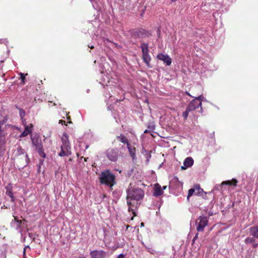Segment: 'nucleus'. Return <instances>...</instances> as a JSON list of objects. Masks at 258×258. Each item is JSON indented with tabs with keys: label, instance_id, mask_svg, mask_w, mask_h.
Wrapping results in <instances>:
<instances>
[{
	"label": "nucleus",
	"instance_id": "19",
	"mask_svg": "<svg viewBox=\"0 0 258 258\" xmlns=\"http://www.w3.org/2000/svg\"><path fill=\"white\" fill-rule=\"evenodd\" d=\"M237 183V180L235 179H232V180H227L225 181H223L222 183V185H233L234 186H236Z\"/></svg>",
	"mask_w": 258,
	"mask_h": 258
},
{
	"label": "nucleus",
	"instance_id": "45",
	"mask_svg": "<svg viewBox=\"0 0 258 258\" xmlns=\"http://www.w3.org/2000/svg\"><path fill=\"white\" fill-rule=\"evenodd\" d=\"M209 215V216H212L211 213H210Z\"/></svg>",
	"mask_w": 258,
	"mask_h": 258
},
{
	"label": "nucleus",
	"instance_id": "4",
	"mask_svg": "<svg viewBox=\"0 0 258 258\" xmlns=\"http://www.w3.org/2000/svg\"><path fill=\"white\" fill-rule=\"evenodd\" d=\"M148 47V44L145 43H142L141 46L143 53V59L148 66H149L151 60V57L149 54Z\"/></svg>",
	"mask_w": 258,
	"mask_h": 258
},
{
	"label": "nucleus",
	"instance_id": "46",
	"mask_svg": "<svg viewBox=\"0 0 258 258\" xmlns=\"http://www.w3.org/2000/svg\"><path fill=\"white\" fill-rule=\"evenodd\" d=\"M209 215V216H212L211 213H210Z\"/></svg>",
	"mask_w": 258,
	"mask_h": 258
},
{
	"label": "nucleus",
	"instance_id": "38",
	"mask_svg": "<svg viewBox=\"0 0 258 258\" xmlns=\"http://www.w3.org/2000/svg\"><path fill=\"white\" fill-rule=\"evenodd\" d=\"M25 157L26 159H27V158H28V155H25Z\"/></svg>",
	"mask_w": 258,
	"mask_h": 258
},
{
	"label": "nucleus",
	"instance_id": "14",
	"mask_svg": "<svg viewBox=\"0 0 258 258\" xmlns=\"http://www.w3.org/2000/svg\"><path fill=\"white\" fill-rule=\"evenodd\" d=\"M127 148L130 154L132 157L133 160H134L136 159V148L135 147H132L130 144H128V145L127 146Z\"/></svg>",
	"mask_w": 258,
	"mask_h": 258
},
{
	"label": "nucleus",
	"instance_id": "20",
	"mask_svg": "<svg viewBox=\"0 0 258 258\" xmlns=\"http://www.w3.org/2000/svg\"><path fill=\"white\" fill-rule=\"evenodd\" d=\"M31 133V130L29 128L28 126H26L25 130L20 136V137H26L28 134Z\"/></svg>",
	"mask_w": 258,
	"mask_h": 258
},
{
	"label": "nucleus",
	"instance_id": "13",
	"mask_svg": "<svg viewBox=\"0 0 258 258\" xmlns=\"http://www.w3.org/2000/svg\"><path fill=\"white\" fill-rule=\"evenodd\" d=\"M31 140L33 145L36 147V149H40V148H42L41 141L38 138L31 137Z\"/></svg>",
	"mask_w": 258,
	"mask_h": 258
},
{
	"label": "nucleus",
	"instance_id": "42",
	"mask_svg": "<svg viewBox=\"0 0 258 258\" xmlns=\"http://www.w3.org/2000/svg\"><path fill=\"white\" fill-rule=\"evenodd\" d=\"M90 48H91V49H93V48H94V47H93V46H91V47H90Z\"/></svg>",
	"mask_w": 258,
	"mask_h": 258
},
{
	"label": "nucleus",
	"instance_id": "35",
	"mask_svg": "<svg viewBox=\"0 0 258 258\" xmlns=\"http://www.w3.org/2000/svg\"><path fill=\"white\" fill-rule=\"evenodd\" d=\"M141 227H143V226H144V223H143V222H142V223H141Z\"/></svg>",
	"mask_w": 258,
	"mask_h": 258
},
{
	"label": "nucleus",
	"instance_id": "17",
	"mask_svg": "<svg viewBox=\"0 0 258 258\" xmlns=\"http://www.w3.org/2000/svg\"><path fill=\"white\" fill-rule=\"evenodd\" d=\"M6 189L7 191L6 192V194L9 196L11 199V201L14 202L15 201V198L12 192V187L11 186H7L6 187Z\"/></svg>",
	"mask_w": 258,
	"mask_h": 258
},
{
	"label": "nucleus",
	"instance_id": "28",
	"mask_svg": "<svg viewBox=\"0 0 258 258\" xmlns=\"http://www.w3.org/2000/svg\"><path fill=\"white\" fill-rule=\"evenodd\" d=\"M203 98V97L202 96V95H200L199 97H196L195 99L198 101L199 102H201V100H202Z\"/></svg>",
	"mask_w": 258,
	"mask_h": 258
},
{
	"label": "nucleus",
	"instance_id": "43",
	"mask_svg": "<svg viewBox=\"0 0 258 258\" xmlns=\"http://www.w3.org/2000/svg\"><path fill=\"white\" fill-rule=\"evenodd\" d=\"M30 125L31 127H33V125L32 124H31Z\"/></svg>",
	"mask_w": 258,
	"mask_h": 258
},
{
	"label": "nucleus",
	"instance_id": "31",
	"mask_svg": "<svg viewBox=\"0 0 258 258\" xmlns=\"http://www.w3.org/2000/svg\"><path fill=\"white\" fill-rule=\"evenodd\" d=\"M59 123H61V124H63V123H64V124H65L66 122H65V121H64V120H60L59 121Z\"/></svg>",
	"mask_w": 258,
	"mask_h": 258
},
{
	"label": "nucleus",
	"instance_id": "29",
	"mask_svg": "<svg viewBox=\"0 0 258 258\" xmlns=\"http://www.w3.org/2000/svg\"><path fill=\"white\" fill-rule=\"evenodd\" d=\"M198 236H199V233H197L195 236V237H194L193 239H192V243H194L195 240L198 239Z\"/></svg>",
	"mask_w": 258,
	"mask_h": 258
},
{
	"label": "nucleus",
	"instance_id": "18",
	"mask_svg": "<svg viewBox=\"0 0 258 258\" xmlns=\"http://www.w3.org/2000/svg\"><path fill=\"white\" fill-rule=\"evenodd\" d=\"M61 141H62V145H70V142H69V137H68V135L67 134L64 133L63 134V136H62V137L61 138Z\"/></svg>",
	"mask_w": 258,
	"mask_h": 258
},
{
	"label": "nucleus",
	"instance_id": "39",
	"mask_svg": "<svg viewBox=\"0 0 258 258\" xmlns=\"http://www.w3.org/2000/svg\"><path fill=\"white\" fill-rule=\"evenodd\" d=\"M166 188V186H164L163 187V189H165Z\"/></svg>",
	"mask_w": 258,
	"mask_h": 258
},
{
	"label": "nucleus",
	"instance_id": "8",
	"mask_svg": "<svg viewBox=\"0 0 258 258\" xmlns=\"http://www.w3.org/2000/svg\"><path fill=\"white\" fill-rule=\"evenodd\" d=\"M90 255L92 258H104L106 253L103 250H93L90 252Z\"/></svg>",
	"mask_w": 258,
	"mask_h": 258
},
{
	"label": "nucleus",
	"instance_id": "30",
	"mask_svg": "<svg viewBox=\"0 0 258 258\" xmlns=\"http://www.w3.org/2000/svg\"><path fill=\"white\" fill-rule=\"evenodd\" d=\"M124 254H120L118 256V257H117V258H124Z\"/></svg>",
	"mask_w": 258,
	"mask_h": 258
},
{
	"label": "nucleus",
	"instance_id": "47",
	"mask_svg": "<svg viewBox=\"0 0 258 258\" xmlns=\"http://www.w3.org/2000/svg\"><path fill=\"white\" fill-rule=\"evenodd\" d=\"M23 115V114L22 113H21V116H22Z\"/></svg>",
	"mask_w": 258,
	"mask_h": 258
},
{
	"label": "nucleus",
	"instance_id": "32",
	"mask_svg": "<svg viewBox=\"0 0 258 258\" xmlns=\"http://www.w3.org/2000/svg\"><path fill=\"white\" fill-rule=\"evenodd\" d=\"M27 247H29V246H26V247L24 248V250H23V254H24V255L25 254V252H26V249Z\"/></svg>",
	"mask_w": 258,
	"mask_h": 258
},
{
	"label": "nucleus",
	"instance_id": "24",
	"mask_svg": "<svg viewBox=\"0 0 258 258\" xmlns=\"http://www.w3.org/2000/svg\"><path fill=\"white\" fill-rule=\"evenodd\" d=\"M40 156L45 158L46 155L42 150V148H40V149H36Z\"/></svg>",
	"mask_w": 258,
	"mask_h": 258
},
{
	"label": "nucleus",
	"instance_id": "3",
	"mask_svg": "<svg viewBox=\"0 0 258 258\" xmlns=\"http://www.w3.org/2000/svg\"><path fill=\"white\" fill-rule=\"evenodd\" d=\"M196 224L197 225V230L198 232H203L205 227L208 224V217L200 216L197 219Z\"/></svg>",
	"mask_w": 258,
	"mask_h": 258
},
{
	"label": "nucleus",
	"instance_id": "16",
	"mask_svg": "<svg viewBox=\"0 0 258 258\" xmlns=\"http://www.w3.org/2000/svg\"><path fill=\"white\" fill-rule=\"evenodd\" d=\"M116 139L121 143L126 144L127 146L130 144L126 137L122 134H120L119 136H117Z\"/></svg>",
	"mask_w": 258,
	"mask_h": 258
},
{
	"label": "nucleus",
	"instance_id": "44",
	"mask_svg": "<svg viewBox=\"0 0 258 258\" xmlns=\"http://www.w3.org/2000/svg\"><path fill=\"white\" fill-rule=\"evenodd\" d=\"M84 160H85V161H87V159L86 158H85Z\"/></svg>",
	"mask_w": 258,
	"mask_h": 258
},
{
	"label": "nucleus",
	"instance_id": "7",
	"mask_svg": "<svg viewBox=\"0 0 258 258\" xmlns=\"http://www.w3.org/2000/svg\"><path fill=\"white\" fill-rule=\"evenodd\" d=\"M61 151L58 155L60 157L69 156L71 154L70 145H62L60 147Z\"/></svg>",
	"mask_w": 258,
	"mask_h": 258
},
{
	"label": "nucleus",
	"instance_id": "12",
	"mask_svg": "<svg viewBox=\"0 0 258 258\" xmlns=\"http://www.w3.org/2000/svg\"><path fill=\"white\" fill-rule=\"evenodd\" d=\"M153 196L155 197H159L163 194V189L158 183L155 184Z\"/></svg>",
	"mask_w": 258,
	"mask_h": 258
},
{
	"label": "nucleus",
	"instance_id": "40",
	"mask_svg": "<svg viewBox=\"0 0 258 258\" xmlns=\"http://www.w3.org/2000/svg\"><path fill=\"white\" fill-rule=\"evenodd\" d=\"M186 93L188 95H189V96H191V95L189 94V93H188V92H186Z\"/></svg>",
	"mask_w": 258,
	"mask_h": 258
},
{
	"label": "nucleus",
	"instance_id": "34",
	"mask_svg": "<svg viewBox=\"0 0 258 258\" xmlns=\"http://www.w3.org/2000/svg\"><path fill=\"white\" fill-rule=\"evenodd\" d=\"M149 130H146L144 131V133H145V134H146V133H149Z\"/></svg>",
	"mask_w": 258,
	"mask_h": 258
},
{
	"label": "nucleus",
	"instance_id": "33",
	"mask_svg": "<svg viewBox=\"0 0 258 258\" xmlns=\"http://www.w3.org/2000/svg\"><path fill=\"white\" fill-rule=\"evenodd\" d=\"M257 246H258V243L257 244H254L253 245V247L255 248V247H256Z\"/></svg>",
	"mask_w": 258,
	"mask_h": 258
},
{
	"label": "nucleus",
	"instance_id": "10",
	"mask_svg": "<svg viewBox=\"0 0 258 258\" xmlns=\"http://www.w3.org/2000/svg\"><path fill=\"white\" fill-rule=\"evenodd\" d=\"M5 136L4 134H2V132H0V156L3 155L5 146Z\"/></svg>",
	"mask_w": 258,
	"mask_h": 258
},
{
	"label": "nucleus",
	"instance_id": "26",
	"mask_svg": "<svg viewBox=\"0 0 258 258\" xmlns=\"http://www.w3.org/2000/svg\"><path fill=\"white\" fill-rule=\"evenodd\" d=\"M189 112L190 111L188 110L187 108H186L185 111L183 112L182 116L185 120L187 119Z\"/></svg>",
	"mask_w": 258,
	"mask_h": 258
},
{
	"label": "nucleus",
	"instance_id": "37",
	"mask_svg": "<svg viewBox=\"0 0 258 258\" xmlns=\"http://www.w3.org/2000/svg\"><path fill=\"white\" fill-rule=\"evenodd\" d=\"M17 222L20 224L21 223V221H20V220H17Z\"/></svg>",
	"mask_w": 258,
	"mask_h": 258
},
{
	"label": "nucleus",
	"instance_id": "9",
	"mask_svg": "<svg viewBox=\"0 0 258 258\" xmlns=\"http://www.w3.org/2000/svg\"><path fill=\"white\" fill-rule=\"evenodd\" d=\"M157 58L158 59L163 61L167 66H170L171 63V59L167 54L160 53V54H158Z\"/></svg>",
	"mask_w": 258,
	"mask_h": 258
},
{
	"label": "nucleus",
	"instance_id": "1",
	"mask_svg": "<svg viewBox=\"0 0 258 258\" xmlns=\"http://www.w3.org/2000/svg\"><path fill=\"white\" fill-rule=\"evenodd\" d=\"M127 193V204L128 206V211H132L134 216H136L134 210L132 207L134 206L135 202H132V200L140 201L144 197V191L141 188L138 187L132 186L131 183L126 189Z\"/></svg>",
	"mask_w": 258,
	"mask_h": 258
},
{
	"label": "nucleus",
	"instance_id": "6",
	"mask_svg": "<svg viewBox=\"0 0 258 258\" xmlns=\"http://www.w3.org/2000/svg\"><path fill=\"white\" fill-rule=\"evenodd\" d=\"M199 107H200V111L202 112L203 111V109L202 107V102H199L196 99H193L189 103L186 108H187L188 110H189L191 112L194 111L196 108H198Z\"/></svg>",
	"mask_w": 258,
	"mask_h": 258
},
{
	"label": "nucleus",
	"instance_id": "22",
	"mask_svg": "<svg viewBox=\"0 0 258 258\" xmlns=\"http://www.w3.org/2000/svg\"><path fill=\"white\" fill-rule=\"evenodd\" d=\"M138 36H141V35H145L146 36H149V35H151L149 32H147L144 29H141V30H139V31L138 32Z\"/></svg>",
	"mask_w": 258,
	"mask_h": 258
},
{
	"label": "nucleus",
	"instance_id": "15",
	"mask_svg": "<svg viewBox=\"0 0 258 258\" xmlns=\"http://www.w3.org/2000/svg\"><path fill=\"white\" fill-rule=\"evenodd\" d=\"M250 234L254 238H258V226H255L249 228Z\"/></svg>",
	"mask_w": 258,
	"mask_h": 258
},
{
	"label": "nucleus",
	"instance_id": "25",
	"mask_svg": "<svg viewBox=\"0 0 258 258\" xmlns=\"http://www.w3.org/2000/svg\"><path fill=\"white\" fill-rule=\"evenodd\" d=\"M196 190H195V187L194 188L189 189L188 190V195H187V199H189V197H190L191 196H192L193 195V194L194 193V192Z\"/></svg>",
	"mask_w": 258,
	"mask_h": 258
},
{
	"label": "nucleus",
	"instance_id": "27",
	"mask_svg": "<svg viewBox=\"0 0 258 258\" xmlns=\"http://www.w3.org/2000/svg\"><path fill=\"white\" fill-rule=\"evenodd\" d=\"M20 76H21V79L22 80V83L24 84V81L25 79V75H24L23 73H20ZM26 75H27V74H26Z\"/></svg>",
	"mask_w": 258,
	"mask_h": 258
},
{
	"label": "nucleus",
	"instance_id": "5",
	"mask_svg": "<svg viewBox=\"0 0 258 258\" xmlns=\"http://www.w3.org/2000/svg\"><path fill=\"white\" fill-rule=\"evenodd\" d=\"M106 154L109 160L115 162L118 159V150L116 149H108L106 152Z\"/></svg>",
	"mask_w": 258,
	"mask_h": 258
},
{
	"label": "nucleus",
	"instance_id": "41",
	"mask_svg": "<svg viewBox=\"0 0 258 258\" xmlns=\"http://www.w3.org/2000/svg\"><path fill=\"white\" fill-rule=\"evenodd\" d=\"M177 0H171L172 2H175Z\"/></svg>",
	"mask_w": 258,
	"mask_h": 258
},
{
	"label": "nucleus",
	"instance_id": "21",
	"mask_svg": "<svg viewBox=\"0 0 258 258\" xmlns=\"http://www.w3.org/2000/svg\"><path fill=\"white\" fill-rule=\"evenodd\" d=\"M195 190L197 191V195H201L202 193L204 192L203 189L200 187L199 184H196L194 185Z\"/></svg>",
	"mask_w": 258,
	"mask_h": 258
},
{
	"label": "nucleus",
	"instance_id": "2",
	"mask_svg": "<svg viewBox=\"0 0 258 258\" xmlns=\"http://www.w3.org/2000/svg\"><path fill=\"white\" fill-rule=\"evenodd\" d=\"M115 179V175L108 170L101 172L99 176L100 183L110 186L111 189H112V187L116 183Z\"/></svg>",
	"mask_w": 258,
	"mask_h": 258
},
{
	"label": "nucleus",
	"instance_id": "36",
	"mask_svg": "<svg viewBox=\"0 0 258 258\" xmlns=\"http://www.w3.org/2000/svg\"><path fill=\"white\" fill-rule=\"evenodd\" d=\"M148 127H149L150 129L152 130H154V128L153 127V126H149Z\"/></svg>",
	"mask_w": 258,
	"mask_h": 258
},
{
	"label": "nucleus",
	"instance_id": "11",
	"mask_svg": "<svg viewBox=\"0 0 258 258\" xmlns=\"http://www.w3.org/2000/svg\"><path fill=\"white\" fill-rule=\"evenodd\" d=\"M194 164V160L191 157L186 158L183 162V166L181 167V170H185L186 168L191 167Z\"/></svg>",
	"mask_w": 258,
	"mask_h": 258
},
{
	"label": "nucleus",
	"instance_id": "23",
	"mask_svg": "<svg viewBox=\"0 0 258 258\" xmlns=\"http://www.w3.org/2000/svg\"><path fill=\"white\" fill-rule=\"evenodd\" d=\"M254 237H248L245 239V243L246 244L252 243L255 242Z\"/></svg>",
	"mask_w": 258,
	"mask_h": 258
}]
</instances>
